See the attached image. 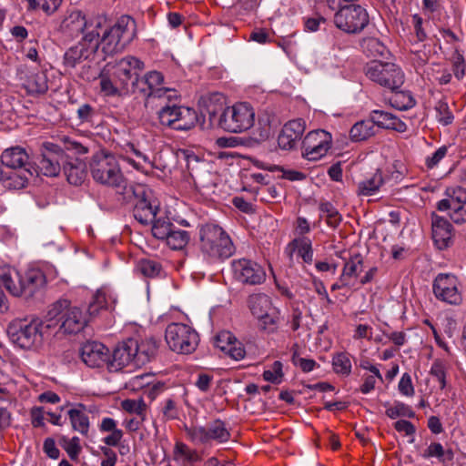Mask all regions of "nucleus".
Wrapping results in <instances>:
<instances>
[{"mask_svg":"<svg viewBox=\"0 0 466 466\" xmlns=\"http://www.w3.org/2000/svg\"><path fill=\"white\" fill-rule=\"evenodd\" d=\"M90 171L96 182L115 188L120 196L127 194L128 198L136 192L123 176L115 156L110 153L100 151L95 154L90 162Z\"/></svg>","mask_w":466,"mask_h":466,"instance_id":"1","label":"nucleus"},{"mask_svg":"<svg viewBox=\"0 0 466 466\" xmlns=\"http://www.w3.org/2000/svg\"><path fill=\"white\" fill-rule=\"evenodd\" d=\"M200 250L210 261L226 259L235 252L228 234L218 225L207 223L200 228Z\"/></svg>","mask_w":466,"mask_h":466,"instance_id":"2","label":"nucleus"},{"mask_svg":"<svg viewBox=\"0 0 466 466\" xmlns=\"http://www.w3.org/2000/svg\"><path fill=\"white\" fill-rule=\"evenodd\" d=\"M65 151L75 155H84L88 152V148L82 143L70 137H64L62 139V147L49 144L38 160V171L46 177H56L61 170V165L64 166L66 157Z\"/></svg>","mask_w":466,"mask_h":466,"instance_id":"3","label":"nucleus"},{"mask_svg":"<svg viewBox=\"0 0 466 466\" xmlns=\"http://www.w3.org/2000/svg\"><path fill=\"white\" fill-rule=\"evenodd\" d=\"M2 283L11 295L31 298L45 287L46 279L41 269L31 268L25 271H16L14 276L3 273Z\"/></svg>","mask_w":466,"mask_h":466,"instance_id":"4","label":"nucleus"},{"mask_svg":"<svg viewBox=\"0 0 466 466\" xmlns=\"http://www.w3.org/2000/svg\"><path fill=\"white\" fill-rule=\"evenodd\" d=\"M135 36V20L128 15H123L115 25L104 32L99 45H102V51L105 55L112 56L123 51Z\"/></svg>","mask_w":466,"mask_h":466,"instance_id":"5","label":"nucleus"},{"mask_svg":"<svg viewBox=\"0 0 466 466\" xmlns=\"http://www.w3.org/2000/svg\"><path fill=\"white\" fill-rule=\"evenodd\" d=\"M255 123V110L247 102H238L226 107L219 115L218 125L230 133H242L248 130Z\"/></svg>","mask_w":466,"mask_h":466,"instance_id":"6","label":"nucleus"},{"mask_svg":"<svg viewBox=\"0 0 466 466\" xmlns=\"http://www.w3.org/2000/svg\"><path fill=\"white\" fill-rule=\"evenodd\" d=\"M106 20L100 16L86 17L81 11L73 10L67 12L61 21L59 29L61 33L70 38H76L81 34L95 35V39H99V29Z\"/></svg>","mask_w":466,"mask_h":466,"instance_id":"7","label":"nucleus"},{"mask_svg":"<svg viewBox=\"0 0 466 466\" xmlns=\"http://www.w3.org/2000/svg\"><path fill=\"white\" fill-rule=\"evenodd\" d=\"M334 24L344 33L358 35L369 25L370 15L366 7L360 4H345L337 8Z\"/></svg>","mask_w":466,"mask_h":466,"instance_id":"8","label":"nucleus"},{"mask_svg":"<svg viewBox=\"0 0 466 466\" xmlns=\"http://www.w3.org/2000/svg\"><path fill=\"white\" fill-rule=\"evenodd\" d=\"M366 76L372 82L391 91L398 90L404 83V73L394 63L373 60L364 67Z\"/></svg>","mask_w":466,"mask_h":466,"instance_id":"9","label":"nucleus"},{"mask_svg":"<svg viewBox=\"0 0 466 466\" xmlns=\"http://www.w3.org/2000/svg\"><path fill=\"white\" fill-rule=\"evenodd\" d=\"M177 98L167 99V102L157 112L158 120L162 126L175 130H189L198 121L197 112L193 108L173 104L172 101Z\"/></svg>","mask_w":466,"mask_h":466,"instance_id":"10","label":"nucleus"},{"mask_svg":"<svg viewBox=\"0 0 466 466\" xmlns=\"http://www.w3.org/2000/svg\"><path fill=\"white\" fill-rule=\"evenodd\" d=\"M37 319H15L8 328L7 333L11 341L21 349L37 350L44 344L38 330Z\"/></svg>","mask_w":466,"mask_h":466,"instance_id":"11","label":"nucleus"},{"mask_svg":"<svg viewBox=\"0 0 466 466\" xmlns=\"http://www.w3.org/2000/svg\"><path fill=\"white\" fill-rule=\"evenodd\" d=\"M184 430L187 438L197 445H206L211 441L225 443L231 438L226 422L219 419L213 420L207 427L192 424L185 425Z\"/></svg>","mask_w":466,"mask_h":466,"instance_id":"12","label":"nucleus"},{"mask_svg":"<svg viewBox=\"0 0 466 466\" xmlns=\"http://www.w3.org/2000/svg\"><path fill=\"white\" fill-rule=\"evenodd\" d=\"M135 194H130L127 198V194H122V201L125 203H133V214L136 220L141 225L148 226L157 216L159 207L152 202L147 194V190L142 185H131Z\"/></svg>","mask_w":466,"mask_h":466,"instance_id":"13","label":"nucleus"},{"mask_svg":"<svg viewBox=\"0 0 466 466\" xmlns=\"http://www.w3.org/2000/svg\"><path fill=\"white\" fill-rule=\"evenodd\" d=\"M166 341L171 350L181 354L194 351L198 343V333L183 323H170L165 333Z\"/></svg>","mask_w":466,"mask_h":466,"instance_id":"14","label":"nucleus"},{"mask_svg":"<svg viewBox=\"0 0 466 466\" xmlns=\"http://www.w3.org/2000/svg\"><path fill=\"white\" fill-rule=\"evenodd\" d=\"M143 69L144 63L130 56L106 65V72L109 73L114 79H116L122 86L121 88H124L128 94L131 93V85L134 79L137 78L139 72Z\"/></svg>","mask_w":466,"mask_h":466,"instance_id":"15","label":"nucleus"},{"mask_svg":"<svg viewBox=\"0 0 466 466\" xmlns=\"http://www.w3.org/2000/svg\"><path fill=\"white\" fill-rule=\"evenodd\" d=\"M435 298L446 304L459 306L462 303L461 282L457 276L451 273H439L432 283Z\"/></svg>","mask_w":466,"mask_h":466,"instance_id":"16","label":"nucleus"},{"mask_svg":"<svg viewBox=\"0 0 466 466\" xmlns=\"http://www.w3.org/2000/svg\"><path fill=\"white\" fill-rule=\"evenodd\" d=\"M137 350V344L135 339H127L120 342L114 350L112 360L106 363V369L110 372H116L127 370L126 372H131L140 368L137 366L136 353L133 350Z\"/></svg>","mask_w":466,"mask_h":466,"instance_id":"17","label":"nucleus"},{"mask_svg":"<svg viewBox=\"0 0 466 466\" xmlns=\"http://www.w3.org/2000/svg\"><path fill=\"white\" fill-rule=\"evenodd\" d=\"M233 278L243 285L255 286L262 284L266 280V271L258 262L239 258L231 262Z\"/></svg>","mask_w":466,"mask_h":466,"instance_id":"18","label":"nucleus"},{"mask_svg":"<svg viewBox=\"0 0 466 466\" xmlns=\"http://www.w3.org/2000/svg\"><path fill=\"white\" fill-rule=\"evenodd\" d=\"M99 47V39H95L93 33L83 35L76 45L68 48L64 54L63 64L66 67L75 68L76 65L94 57Z\"/></svg>","mask_w":466,"mask_h":466,"instance_id":"19","label":"nucleus"},{"mask_svg":"<svg viewBox=\"0 0 466 466\" xmlns=\"http://www.w3.org/2000/svg\"><path fill=\"white\" fill-rule=\"evenodd\" d=\"M331 145V135L318 129L307 134L302 141V155L308 160L316 161L326 156Z\"/></svg>","mask_w":466,"mask_h":466,"instance_id":"20","label":"nucleus"},{"mask_svg":"<svg viewBox=\"0 0 466 466\" xmlns=\"http://www.w3.org/2000/svg\"><path fill=\"white\" fill-rule=\"evenodd\" d=\"M66 302V307L59 314L60 328L63 334H76L80 332L88 322L87 311L84 312L76 306H71L67 299H62Z\"/></svg>","mask_w":466,"mask_h":466,"instance_id":"21","label":"nucleus"},{"mask_svg":"<svg viewBox=\"0 0 466 466\" xmlns=\"http://www.w3.org/2000/svg\"><path fill=\"white\" fill-rule=\"evenodd\" d=\"M66 305V301L57 300L50 306L45 319H37V322L40 324L38 330L43 343L52 337H58L63 334L62 328H60L59 314Z\"/></svg>","mask_w":466,"mask_h":466,"instance_id":"22","label":"nucleus"},{"mask_svg":"<svg viewBox=\"0 0 466 466\" xmlns=\"http://www.w3.org/2000/svg\"><path fill=\"white\" fill-rule=\"evenodd\" d=\"M82 360L90 368L106 366L109 350L101 342L87 341L81 348Z\"/></svg>","mask_w":466,"mask_h":466,"instance_id":"23","label":"nucleus"},{"mask_svg":"<svg viewBox=\"0 0 466 466\" xmlns=\"http://www.w3.org/2000/svg\"><path fill=\"white\" fill-rule=\"evenodd\" d=\"M305 131V121L302 118L290 120L284 125L278 137V145L282 150H291L301 138Z\"/></svg>","mask_w":466,"mask_h":466,"instance_id":"24","label":"nucleus"},{"mask_svg":"<svg viewBox=\"0 0 466 466\" xmlns=\"http://www.w3.org/2000/svg\"><path fill=\"white\" fill-rule=\"evenodd\" d=\"M130 339H135L137 344V350H133L136 353L137 366L141 367L155 357L159 341L153 336L142 335L137 332L130 337Z\"/></svg>","mask_w":466,"mask_h":466,"instance_id":"25","label":"nucleus"},{"mask_svg":"<svg viewBox=\"0 0 466 466\" xmlns=\"http://www.w3.org/2000/svg\"><path fill=\"white\" fill-rule=\"evenodd\" d=\"M37 170H29L27 168L14 169L5 167L3 174L0 177V183L2 186L9 190H19L25 188L29 182V179Z\"/></svg>","mask_w":466,"mask_h":466,"instance_id":"26","label":"nucleus"},{"mask_svg":"<svg viewBox=\"0 0 466 466\" xmlns=\"http://www.w3.org/2000/svg\"><path fill=\"white\" fill-rule=\"evenodd\" d=\"M1 162L5 167H10L14 169L27 168L29 170H37L32 165L26 150L19 146L5 149L1 155Z\"/></svg>","mask_w":466,"mask_h":466,"instance_id":"27","label":"nucleus"},{"mask_svg":"<svg viewBox=\"0 0 466 466\" xmlns=\"http://www.w3.org/2000/svg\"><path fill=\"white\" fill-rule=\"evenodd\" d=\"M452 225L445 218L436 216L432 220V238L440 249L448 248L452 242Z\"/></svg>","mask_w":466,"mask_h":466,"instance_id":"28","label":"nucleus"},{"mask_svg":"<svg viewBox=\"0 0 466 466\" xmlns=\"http://www.w3.org/2000/svg\"><path fill=\"white\" fill-rule=\"evenodd\" d=\"M146 82L149 86V96L157 97L158 99L170 100L172 97H177V91L173 88L161 87L163 84L164 76L158 71H150L146 75Z\"/></svg>","mask_w":466,"mask_h":466,"instance_id":"29","label":"nucleus"},{"mask_svg":"<svg viewBox=\"0 0 466 466\" xmlns=\"http://www.w3.org/2000/svg\"><path fill=\"white\" fill-rule=\"evenodd\" d=\"M370 121L373 126L379 127L392 129L400 133H403L407 130V125L401 121L399 117L391 113L382 110H373L370 112Z\"/></svg>","mask_w":466,"mask_h":466,"instance_id":"30","label":"nucleus"},{"mask_svg":"<svg viewBox=\"0 0 466 466\" xmlns=\"http://www.w3.org/2000/svg\"><path fill=\"white\" fill-rule=\"evenodd\" d=\"M63 170L71 185H81L86 177V165L76 157L73 158L66 156Z\"/></svg>","mask_w":466,"mask_h":466,"instance_id":"31","label":"nucleus"},{"mask_svg":"<svg viewBox=\"0 0 466 466\" xmlns=\"http://www.w3.org/2000/svg\"><path fill=\"white\" fill-rule=\"evenodd\" d=\"M286 252L290 259L293 254L297 253L305 263L310 264L313 261L312 243L309 238L301 237L294 238L288 244Z\"/></svg>","mask_w":466,"mask_h":466,"instance_id":"32","label":"nucleus"},{"mask_svg":"<svg viewBox=\"0 0 466 466\" xmlns=\"http://www.w3.org/2000/svg\"><path fill=\"white\" fill-rule=\"evenodd\" d=\"M248 306L251 314L257 318H262L264 314L274 308L270 298L263 293H256L248 296Z\"/></svg>","mask_w":466,"mask_h":466,"instance_id":"33","label":"nucleus"},{"mask_svg":"<svg viewBox=\"0 0 466 466\" xmlns=\"http://www.w3.org/2000/svg\"><path fill=\"white\" fill-rule=\"evenodd\" d=\"M67 413L73 430L86 436L89 431L90 422L87 414L85 412V406L79 404L77 408L70 409Z\"/></svg>","mask_w":466,"mask_h":466,"instance_id":"34","label":"nucleus"},{"mask_svg":"<svg viewBox=\"0 0 466 466\" xmlns=\"http://www.w3.org/2000/svg\"><path fill=\"white\" fill-rule=\"evenodd\" d=\"M99 85L101 92L106 96H122L128 95L124 88H121L122 86L116 79H114L109 73L106 72V67L99 76Z\"/></svg>","mask_w":466,"mask_h":466,"instance_id":"35","label":"nucleus"},{"mask_svg":"<svg viewBox=\"0 0 466 466\" xmlns=\"http://www.w3.org/2000/svg\"><path fill=\"white\" fill-rule=\"evenodd\" d=\"M23 86L30 95L45 94L48 90L47 77L44 73L33 74Z\"/></svg>","mask_w":466,"mask_h":466,"instance_id":"36","label":"nucleus"},{"mask_svg":"<svg viewBox=\"0 0 466 466\" xmlns=\"http://www.w3.org/2000/svg\"><path fill=\"white\" fill-rule=\"evenodd\" d=\"M383 183L381 172L377 171L370 177L358 184V193L363 196H372L379 191Z\"/></svg>","mask_w":466,"mask_h":466,"instance_id":"37","label":"nucleus"},{"mask_svg":"<svg viewBox=\"0 0 466 466\" xmlns=\"http://www.w3.org/2000/svg\"><path fill=\"white\" fill-rule=\"evenodd\" d=\"M190 235L187 231L177 228L176 226L170 231L168 236L163 240L166 241L167 245L174 250L183 249L188 243Z\"/></svg>","mask_w":466,"mask_h":466,"instance_id":"38","label":"nucleus"},{"mask_svg":"<svg viewBox=\"0 0 466 466\" xmlns=\"http://www.w3.org/2000/svg\"><path fill=\"white\" fill-rule=\"evenodd\" d=\"M363 268V258L360 253L351 256L349 260L344 264L341 272V279L344 282L345 279L350 281V279L357 278L359 273Z\"/></svg>","mask_w":466,"mask_h":466,"instance_id":"39","label":"nucleus"},{"mask_svg":"<svg viewBox=\"0 0 466 466\" xmlns=\"http://www.w3.org/2000/svg\"><path fill=\"white\" fill-rule=\"evenodd\" d=\"M374 135V126L370 119L361 120L353 125L350 130L352 141H362Z\"/></svg>","mask_w":466,"mask_h":466,"instance_id":"40","label":"nucleus"},{"mask_svg":"<svg viewBox=\"0 0 466 466\" xmlns=\"http://www.w3.org/2000/svg\"><path fill=\"white\" fill-rule=\"evenodd\" d=\"M393 94L390 97L391 106L399 110H408L416 104L414 97L410 91H392Z\"/></svg>","mask_w":466,"mask_h":466,"instance_id":"41","label":"nucleus"},{"mask_svg":"<svg viewBox=\"0 0 466 466\" xmlns=\"http://www.w3.org/2000/svg\"><path fill=\"white\" fill-rule=\"evenodd\" d=\"M453 452L451 450L445 451L441 443L431 442L427 449L424 450L422 457L424 459L436 458L441 462L453 460Z\"/></svg>","mask_w":466,"mask_h":466,"instance_id":"42","label":"nucleus"},{"mask_svg":"<svg viewBox=\"0 0 466 466\" xmlns=\"http://www.w3.org/2000/svg\"><path fill=\"white\" fill-rule=\"evenodd\" d=\"M150 225H152V235L159 240H163L165 238H167L170 231L175 228L167 217L161 216H157Z\"/></svg>","mask_w":466,"mask_h":466,"instance_id":"43","label":"nucleus"},{"mask_svg":"<svg viewBox=\"0 0 466 466\" xmlns=\"http://www.w3.org/2000/svg\"><path fill=\"white\" fill-rule=\"evenodd\" d=\"M386 407V415L390 419H396L399 417L414 418L415 412L407 404L400 401H394L392 405L389 402L384 403Z\"/></svg>","mask_w":466,"mask_h":466,"instance_id":"44","label":"nucleus"},{"mask_svg":"<svg viewBox=\"0 0 466 466\" xmlns=\"http://www.w3.org/2000/svg\"><path fill=\"white\" fill-rule=\"evenodd\" d=\"M319 210L329 227L335 228L340 224L342 217L330 202L320 203Z\"/></svg>","mask_w":466,"mask_h":466,"instance_id":"45","label":"nucleus"},{"mask_svg":"<svg viewBox=\"0 0 466 466\" xmlns=\"http://www.w3.org/2000/svg\"><path fill=\"white\" fill-rule=\"evenodd\" d=\"M59 444L66 451L71 460L76 461L78 459L82 451L80 439L78 437L74 436L72 438H68L66 436H62L59 439Z\"/></svg>","mask_w":466,"mask_h":466,"instance_id":"46","label":"nucleus"},{"mask_svg":"<svg viewBox=\"0 0 466 466\" xmlns=\"http://www.w3.org/2000/svg\"><path fill=\"white\" fill-rule=\"evenodd\" d=\"M332 367L337 374L348 376L351 371L350 354L347 352H339L335 354L332 358Z\"/></svg>","mask_w":466,"mask_h":466,"instance_id":"47","label":"nucleus"},{"mask_svg":"<svg viewBox=\"0 0 466 466\" xmlns=\"http://www.w3.org/2000/svg\"><path fill=\"white\" fill-rule=\"evenodd\" d=\"M363 51L369 56H383L387 52V47L376 37L363 39L361 43Z\"/></svg>","mask_w":466,"mask_h":466,"instance_id":"48","label":"nucleus"},{"mask_svg":"<svg viewBox=\"0 0 466 466\" xmlns=\"http://www.w3.org/2000/svg\"><path fill=\"white\" fill-rule=\"evenodd\" d=\"M271 135V117L268 114L258 116V126L254 130L255 139L257 141H265Z\"/></svg>","mask_w":466,"mask_h":466,"instance_id":"49","label":"nucleus"},{"mask_svg":"<svg viewBox=\"0 0 466 466\" xmlns=\"http://www.w3.org/2000/svg\"><path fill=\"white\" fill-rule=\"evenodd\" d=\"M137 270L146 278H156L160 275L162 267L153 259H140L137 264Z\"/></svg>","mask_w":466,"mask_h":466,"instance_id":"50","label":"nucleus"},{"mask_svg":"<svg viewBox=\"0 0 466 466\" xmlns=\"http://www.w3.org/2000/svg\"><path fill=\"white\" fill-rule=\"evenodd\" d=\"M279 314V310L273 308L272 310L264 314L262 318L257 319L258 320L259 329L268 333H273L278 327Z\"/></svg>","mask_w":466,"mask_h":466,"instance_id":"51","label":"nucleus"},{"mask_svg":"<svg viewBox=\"0 0 466 466\" xmlns=\"http://www.w3.org/2000/svg\"><path fill=\"white\" fill-rule=\"evenodd\" d=\"M63 0H27L29 10L41 9L47 15L54 14Z\"/></svg>","mask_w":466,"mask_h":466,"instance_id":"52","label":"nucleus"},{"mask_svg":"<svg viewBox=\"0 0 466 466\" xmlns=\"http://www.w3.org/2000/svg\"><path fill=\"white\" fill-rule=\"evenodd\" d=\"M107 307L108 304L106 293L102 290H97L89 302L86 311L90 317H93L98 314L101 309H107Z\"/></svg>","mask_w":466,"mask_h":466,"instance_id":"53","label":"nucleus"},{"mask_svg":"<svg viewBox=\"0 0 466 466\" xmlns=\"http://www.w3.org/2000/svg\"><path fill=\"white\" fill-rule=\"evenodd\" d=\"M436 118L443 126L451 125L454 119L449 105L444 100H440L435 106Z\"/></svg>","mask_w":466,"mask_h":466,"instance_id":"54","label":"nucleus"},{"mask_svg":"<svg viewBox=\"0 0 466 466\" xmlns=\"http://www.w3.org/2000/svg\"><path fill=\"white\" fill-rule=\"evenodd\" d=\"M175 459L183 458L188 462H194L198 460V454L195 451L190 450L187 445L183 442H177L174 448Z\"/></svg>","mask_w":466,"mask_h":466,"instance_id":"55","label":"nucleus"},{"mask_svg":"<svg viewBox=\"0 0 466 466\" xmlns=\"http://www.w3.org/2000/svg\"><path fill=\"white\" fill-rule=\"evenodd\" d=\"M121 406L124 410L129 413H136L137 415L142 417V420H144L146 404L143 400L140 399L139 400H135L127 399L122 401Z\"/></svg>","mask_w":466,"mask_h":466,"instance_id":"56","label":"nucleus"},{"mask_svg":"<svg viewBox=\"0 0 466 466\" xmlns=\"http://www.w3.org/2000/svg\"><path fill=\"white\" fill-rule=\"evenodd\" d=\"M466 203H461L460 201H455L454 198L441 199L438 202V210L440 211H447L456 212L461 210V208H466Z\"/></svg>","mask_w":466,"mask_h":466,"instance_id":"57","label":"nucleus"},{"mask_svg":"<svg viewBox=\"0 0 466 466\" xmlns=\"http://www.w3.org/2000/svg\"><path fill=\"white\" fill-rule=\"evenodd\" d=\"M221 350L236 360H241L245 356L244 349L240 346V343H237L236 339L233 340L232 344L221 346Z\"/></svg>","mask_w":466,"mask_h":466,"instance_id":"58","label":"nucleus"},{"mask_svg":"<svg viewBox=\"0 0 466 466\" xmlns=\"http://www.w3.org/2000/svg\"><path fill=\"white\" fill-rule=\"evenodd\" d=\"M466 64L461 55L457 54L452 61V72L458 80H461L465 75Z\"/></svg>","mask_w":466,"mask_h":466,"instance_id":"59","label":"nucleus"},{"mask_svg":"<svg viewBox=\"0 0 466 466\" xmlns=\"http://www.w3.org/2000/svg\"><path fill=\"white\" fill-rule=\"evenodd\" d=\"M282 368L279 360L274 361L269 369L264 370L263 379H281L284 376Z\"/></svg>","mask_w":466,"mask_h":466,"instance_id":"60","label":"nucleus"},{"mask_svg":"<svg viewBox=\"0 0 466 466\" xmlns=\"http://www.w3.org/2000/svg\"><path fill=\"white\" fill-rule=\"evenodd\" d=\"M447 147L445 146L439 147L431 157L426 158V166L429 168L436 167L440 161L446 156Z\"/></svg>","mask_w":466,"mask_h":466,"instance_id":"61","label":"nucleus"},{"mask_svg":"<svg viewBox=\"0 0 466 466\" xmlns=\"http://www.w3.org/2000/svg\"><path fill=\"white\" fill-rule=\"evenodd\" d=\"M292 361L295 366L300 368L304 372H309L313 370L317 365L314 360L304 359L296 355L292 357Z\"/></svg>","mask_w":466,"mask_h":466,"instance_id":"62","label":"nucleus"},{"mask_svg":"<svg viewBox=\"0 0 466 466\" xmlns=\"http://www.w3.org/2000/svg\"><path fill=\"white\" fill-rule=\"evenodd\" d=\"M44 452L51 459L56 460L59 458L60 451L56 446V441L53 438H46L43 444Z\"/></svg>","mask_w":466,"mask_h":466,"instance_id":"63","label":"nucleus"},{"mask_svg":"<svg viewBox=\"0 0 466 466\" xmlns=\"http://www.w3.org/2000/svg\"><path fill=\"white\" fill-rule=\"evenodd\" d=\"M80 123L89 122L95 115V109L89 104L81 105L76 111Z\"/></svg>","mask_w":466,"mask_h":466,"instance_id":"64","label":"nucleus"}]
</instances>
